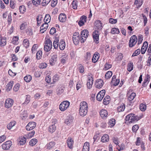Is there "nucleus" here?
<instances>
[{
    "mask_svg": "<svg viewBox=\"0 0 151 151\" xmlns=\"http://www.w3.org/2000/svg\"><path fill=\"white\" fill-rule=\"evenodd\" d=\"M112 75V72L111 71L107 72L105 74V78L107 79H109L111 78Z\"/></svg>",
    "mask_w": 151,
    "mask_h": 151,
    "instance_id": "de8ad7c7",
    "label": "nucleus"
},
{
    "mask_svg": "<svg viewBox=\"0 0 151 151\" xmlns=\"http://www.w3.org/2000/svg\"><path fill=\"white\" fill-rule=\"evenodd\" d=\"M89 144L88 142H86L83 146L82 151H89Z\"/></svg>",
    "mask_w": 151,
    "mask_h": 151,
    "instance_id": "c85d7f7f",
    "label": "nucleus"
},
{
    "mask_svg": "<svg viewBox=\"0 0 151 151\" xmlns=\"http://www.w3.org/2000/svg\"><path fill=\"white\" fill-rule=\"evenodd\" d=\"M99 32L97 30L93 32V36L94 41V42H95L96 43H98L97 42H98L99 40Z\"/></svg>",
    "mask_w": 151,
    "mask_h": 151,
    "instance_id": "9b49d317",
    "label": "nucleus"
},
{
    "mask_svg": "<svg viewBox=\"0 0 151 151\" xmlns=\"http://www.w3.org/2000/svg\"><path fill=\"white\" fill-rule=\"evenodd\" d=\"M78 2L77 0H74L73 1L72 5L73 8L74 9H76L78 6Z\"/></svg>",
    "mask_w": 151,
    "mask_h": 151,
    "instance_id": "c03bdc74",
    "label": "nucleus"
},
{
    "mask_svg": "<svg viewBox=\"0 0 151 151\" xmlns=\"http://www.w3.org/2000/svg\"><path fill=\"white\" fill-rule=\"evenodd\" d=\"M67 143L68 147L70 149H72L73 147V141L71 138H68L67 140Z\"/></svg>",
    "mask_w": 151,
    "mask_h": 151,
    "instance_id": "393cba45",
    "label": "nucleus"
},
{
    "mask_svg": "<svg viewBox=\"0 0 151 151\" xmlns=\"http://www.w3.org/2000/svg\"><path fill=\"white\" fill-rule=\"evenodd\" d=\"M88 35V30L84 29L82 31L81 33V37L80 41L81 42H84Z\"/></svg>",
    "mask_w": 151,
    "mask_h": 151,
    "instance_id": "39448f33",
    "label": "nucleus"
},
{
    "mask_svg": "<svg viewBox=\"0 0 151 151\" xmlns=\"http://www.w3.org/2000/svg\"><path fill=\"white\" fill-rule=\"evenodd\" d=\"M23 44L26 48H27L29 46V44L28 40L27 39H24L23 41Z\"/></svg>",
    "mask_w": 151,
    "mask_h": 151,
    "instance_id": "e433bc0d",
    "label": "nucleus"
},
{
    "mask_svg": "<svg viewBox=\"0 0 151 151\" xmlns=\"http://www.w3.org/2000/svg\"><path fill=\"white\" fill-rule=\"evenodd\" d=\"M80 40L79 37V34L78 33L75 32L74 34L73 37V40L74 44L77 45L79 43V40Z\"/></svg>",
    "mask_w": 151,
    "mask_h": 151,
    "instance_id": "0eeeda50",
    "label": "nucleus"
},
{
    "mask_svg": "<svg viewBox=\"0 0 151 151\" xmlns=\"http://www.w3.org/2000/svg\"><path fill=\"white\" fill-rule=\"evenodd\" d=\"M58 19L59 21L61 22H65L66 20V16L65 14L61 13L59 15Z\"/></svg>",
    "mask_w": 151,
    "mask_h": 151,
    "instance_id": "412c9836",
    "label": "nucleus"
},
{
    "mask_svg": "<svg viewBox=\"0 0 151 151\" xmlns=\"http://www.w3.org/2000/svg\"><path fill=\"white\" fill-rule=\"evenodd\" d=\"M109 140V136L107 134H105L102 137L101 141L103 142H108Z\"/></svg>",
    "mask_w": 151,
    "mask_h": 151,
    "instance_id": "a878e982",
    "label": "nucleus"
},
{
    "mask_svg": "<svg viewBox=\"0 0 151 151\" xmlns=\"http://www.w3.org/2000/svg\"><path fill=\"white\" fill-rule=\"evenodd\" d=\"M104 97V96L100 94L99 93H98L96 96L97 100L98 101H101L102 99Z\"/></svg>",
    "mask_w": 151,
    "mask_h": 151,
    "instance_id": "6e6d98bb",
    "label": "nucleus"
},
{
    "mask_svg": "<svg viewBox=\"0 0 151 151\" xmlns=\"http://www.w3.org/2000/svg\"><path fill=\"white\" fill-rule=\"evenodd\" d=\"M57 55L56 53L53 54L51 56V58L50 60V64L52 65H53L54 63L57 61Z\"/></svg>",
    "mask_w": 151,
    "mask_h": 151,
    "instance_id": "f8f14e48",
    "label": "nucleus"
},
{
    "mask_svg": "<svg viewBox=\"0 0 151 151\" xmlns=\"http://www.w3.org/2000/svg\"><path fill=\"white\" fill-rule=\"evenodd\" d=\"M26 139L24 137H22L20 138L19 141V144L20 145H23L26 142Z\"/></svg>",
    "mask_w": 151,
    "mask_h": 151,
    "instance_id": "a19ab883",
    "label": "nucleus"
},
{
    "mask_svg": "<svg viewBox=\"0 0 151 151\" xmlns=\"http://www.w3.org/2000/svg\"><path fill=\"white\" fill-rule=\"evenodd\" d=\"M14 103L13 100L10 98L6 100L5 104H12Z\"/></svg>",
    "mask_w": 151,
    "mask_h": 151,
    "instance_id": "4d7b16f0",
    "label": "nucleus"
},
{
    "mask_svg": "<svg viewBox=\"0 0 151 151\" xmlns=\"http://www.w3.org/2000/svg\"><path fill=\"white\" fill-rule=\"evenodd\" d=\"M125 108V104H121L120 106L117 107V110L119 112H120L124 111Z\"/></svg>",
    "mask_w": 151,
    "mask_h": 151,
    "instance_id": "ea45409f",
    "label": "nucleus"
},
{
    "mask_svg": "<svg viewBox=\"0 0 151 151\" xmlns=\"http://www.w3.org/2000/svg\"><path fill=\"white\" fill-rule=\"evenodd\" d=\"M57 123V121L56 119H53L52 122V125L49 127V131L51 133H53L55 132L56 129V126L55 124Z\"/></svg>",
    "mask_w": 151,
    "mask_h": 151,
    "instance_id": "423d86ee",
    "label": "nucleus"
},
{
    "mask_svg": "<svg viewBox=\"0 0 151 151\" xmlns=\"http://www.w3.org/2000/svg\"><path fill=\"white\" fill-rule=\"evenodd\" d=\"M74 118L71 115H69L67 117L65 120V123L68 125H71L73 120Z\"/></svg>",
    "mask_w": 151,
    "mask_h": 151,
    "instance_id": "6e6552de",
    "label": "nucleus"
},
{
    "mask_svg": "<svg viewBox=\"0 0 151 151\" xmlns=\"http://www.w3.org/2000/svg\"><path fill=\"white\" fill-rule=\"evenodd\" d=\"M36 126V124L34 122H30L26 126V129L27 130L30 131L34 129Z\"/></svg>",
    "mask_w": 151,
    "mask_h": 151,
    "instance_id": "1a4fd4ad",
    "label": "nucleus"
},
{
    "mask_svg": "<svg viewBox=\"0 0 151 151\" xmlns=\"http://www.w3.org/2000/svg\"><path fill=\"white\" fill-rule=\"evenodd\" d=\"M99 58V56L98 54H94L93 56L92 61L93 63H95L98 60Z\"/></svg>",
    "mask_w": 151,
    "mask_h": 151,
    "instance_id": "58836bf2",
    "label": "nucleus"
},
{
    "mask_svg": "<svg viewBox=\"0 0 151 151\" xmlns=\"http://www.w3.org/2000/svg\"><path fill=\"white\" fill-rule=\"evenodd\" d=\"M50 19L51 17L50 15L49 14H46L44 19L45 23L48 24V23L50 22Z\"/></svg>",
    "mask_w": 151,
    "mask_h": 151,
    "instance_id": "c756f323",
    "label": "nucleus"
},
{
    "mask_svg": "<svg viewBox=\"0 0 151 151\" xmlns=\"http://www.w3.org/2000/svg\"><path fill=\"white\" fill-rule=\"evenodd\" d=\"M19 40V37L17 36L14 37L12 39V43L16 45L17 43V42Z\"/></svg>",
    "mask_w": 151,
    "mask_h": 151,
    "instance_id": "603ef678",
    "label": "nucleus"
},
{
    "mask_svg": "<svg viewBox=\"0 0 151 151\" xmlns=\"http://www.w3.org/2000/svg\"><path fill=\"white\" fill-rule=\"evenodd\" d=\"M59 46L58 41V40H54L53 42V46L54 48L57 49L58 48Z\"/></svg>",
    "mask_w": 151,
    "mask_h": 151,
    "instance_id": "bf43d9fd",
    "label": "nucleus"
},
{
    "mask_svg": "<svg viewBox=\"0 0 151 151\" xmlns=\"http://www.w3.org/2000/svg\"><path fill=\"white\" fill-rule=\"evenodd\" d=\"M35 134V132L34 131H32L31 132H30L27 134L26 135V137L27 138H30L32 137Z\"/></svg>",
    "mask_w": 151,
    "mask_h": 151,
    "instance_id": "09e8293b",
    "label": "nucleus"
},
{
    "mask_svg": "<svg viewBox=\"0 0 151 151\" xmlns=\"http://www.w3.org/2000/svg\"><path fill=\"white\" fill-rule=\"evenodd\" d=\"M110 100V97L109 96H106L103 100V104H109Z\"/></svg>",
    "mask_w": 151,
    "mask_h": 151,
    "instance_id": "c9c22d12",
    "label": "nucleus"
},
{
    "mask_svg": "<svg viewBox=\"0 0 151 151\" xmlns=\"http://www.w3.org/2000/svg\"><path fill=\"white\" fill-rule=\"evenodd\" d=\"M108 124L110 125V127H113L115 124V119H111L109 120Z\"/></svg>",
    "mask_w": 151,
    "mask_h": 151,
    "instance_id": "4c0bfd02",
    "label": "nucleus"
},
{
    "mask_svg": "<svg viewBox=\"0 0 151 151\" xmlns=\"http://www.w3.org/2000/svg\"><path fill=\"white\" fill-rule=\"evenodd\" d=\"M48 25L47 23H44L42 24L40 27V32L41 33L44 32L47 29Z\"/></svg>",
    "mask_w": 151,
    "mask_h": 151,
    "instance_id": "ddd939ff",
    "label": "nucleus"
},
{
    "mask_svg": "<svg viewBox=\"0 0 151 151\" xmlns=\"http://www.w3.org/2000/svg\"><path fill=\"white\" fill-rule=\"evenodd\" d=\"M70 104H60L59 109L62 111L66 110L69 106Z\"/></svg>",
    "mask_w": 151,
    "mask_h": 151,
    "instance_id": "bb28decb",
    "label": "nucleus"
},
{
    "mask_svg": "<svg viewBox=\"0 0 151 151\" xmlns=\"http://www.w3.org/2000/svg\"><path fill=\"white\" fill-rule=\"evenodd\" d=\"M150 77L149 75H147L145 79L142 84V86L144 87L146 86L150 81Z\"/></svg>",
    "mask_w": 151,
    "mask_h": 151,
    "instance_id": "5701e85b",
    "label": "nucleus"
},
{
    "mask_svg": "<svg viewBox=\"0 0 151 151\" xmlns=\"http://www.w3.org/2000/svg\"><path fill=\"white\" fill-rule=\"evenodd\" d=\"M12 145L11 141H7L2 145V147L3 149L7 150Z\"/></svg>",
    "mask_w": 151,
    "mask_h": 151,
    "instance_id": "9d476101",
    "label": "nucleus"
},
{
    "mask_svg": "<svg viewBox=\"0 0 151 151\" xmlns=\"http://www.w3.org/2000/svg\"><path fill=\"white\" fill-rule=\"evenodd\" d=\"M82 82L80 81L78 82L76 84V88L77 90H78L80 88L82 87Z\"/></svg>",
    "mask_w": 151,
    "mask_h": 151,
    "instance_id": "5fc2aeb1",
    "label": "nucleus"
},
{
    "mask_svg": "<svg viewBox=\"0 0 151 151\" xmlns=\"http://www.w3.org/2000/svg\"><path fill=\"white\" fill-rule=\"evenodd\" d=\"M32 76L30 75H29L26 76L24 78V81L27 82H29L32 80Z\"/></svg>",
    "mask_w": 151,
    "mask_h": 151,
    "instance_id": "37998d69",
    "label": "nucleus"
},
{
    "mask_svg": "<svg viewBox=\"0 0 151 151\" xmlns=\"http://www.w3.org/2000/svg\"><path fill=\"white\" fill-rule=\"evenodd\" d=\"M95 26L98 29H101L102 27V24L100 20H97L95 22Z\"/></svg>",
    "mask_w": 151,
    "mask_h": 151,
    "instance_id": "b1692460",
    "label": "nucleus"
},
{
    "mask_svg": "<svg viewBox=\"0 0 151 151\" xmlns=\"http://www.w3.org/2000/svg\"><path fill=\"white\" fill-rule=\"evenodd\" d=\"M16 2L14 0H10V7L12 9H14L16 6Z\"/></svg>",
    "mask_w": 151,
    "mask_h": 151,
    "instance_id": "49530a36",
    "label": "nucleus"
},
{
    "mask_svg": "<svg viewBox=\"0 0 151 151\" xmlns=\"http://www.w3.org/2000/svg\"><path fill=\"white\" fill-rule=\"evenodd\" d=\"M146 109V104H140L139 109L142 111H145Z\"/></svg>",
    "mask_w": 151,
    "mask_h": 151,
    "instance_id": "864d4df0",
    "label": "nucleus"
},
{
    "mask_svg": "<svg viewBox=\"0 0 151 151\" xmlns=\"http://www.w3.org/2000/svg\"><path fill=\"white\" fill-rule=\"evenodd\" d=\"M54 145L55 144L53 142H50L47 145V148L49 150H50L52 147H53Z\"/></svg>",
    "mask_w": 151,
    "mask_h": 151,
    "instance_id": "3c124183",
    "label": "nucleus"
},
{
    "mask_svg": "<svg viewBox=\"0 0 151 151\" xmlns=\"http://www.w3.org/2000/svg\"><path fill=\"white\" fill-rule=\"evenodd\" d=\"M42 52L40 50H39L36 53V58L38 59H40L42 57Z\"/></svg>",
    "mask_w": 151,
    "mask_h": 151,
    "instance_id": "79ce46f5",
    "label": "nucleus"
},
{
    "mask_svg": "<svg viewBox=\"0 0 151 151\" xmlns=\"http://www.w3.org/2000/svg\"><path fill=\"white\" fill-rule=\"evenodd\" d=\"M6 41L5 39L4 38H2L1 39V43H0V45H1L2 46H4L6 45Z\"/></svg>",
    "mask_w": 151,
    "mask_h": 151,
    "instance_id": "69168bd1",
    "label": "nucleus"
},
{
    "mask_svg": "<svg viewBox=\"0 0 151 151\" xmlns=\"http://www.w3.org/2000/svg\"><path fill=\"white\" fill-rule=\"evenodd\" d=\"M37 139H31L29 142V145L32 146H34L37 142Z\"/></svg>",
    "mask_w": 151,
    "mask_h": 151,
    "instance_id": "72a5a7b5",
    "label": "nucleus"
},
{
    "mask_svg": "<svg viewBox=\"0 0 151 151\" xmlns=\"http://www.w3.org/2000/svg\"><path fill=\"white\" fill-rule=\"evenodd\" d=\"M86 17L85 16H82L80 18V20L78 23L80 26H83L86 21Z\"/></svg>",
    "mask_w": 151,
    "mask_h": 151,
    "instance_id": "f3484780",
    "label": "nucleus"
},
{
    "mask_svg": "<svg viewBox=\"0 0 151 151\" xmlns=\"http://www.w3.org/2000/svg\"><path fill=\"white\" fill-rule=\"evenodd\" d=\"M140 49H138L136 50L135 52L133 53L132 56H135L137 55L140 54Z\"/></svg>",
    "mask_w": 151,
    "mask_h": 151,
    "instance_id": "e2e57ef3",
    "label": "nucleus"
},
{
    "mask_svg": "<svg viewBox=\"0 0 151 151\" xmlns=\"http://www.w3.org/2000/svg\"><path fill=\"white\" fill-rule=\"evenodd\" d=\"M139 128V126L138 125H134L132 128V130L133 132H136L137 130Z\"/></svg>",
    "mask_w": 151,
    "mask_h": 151,
    "instance_id": "774afa93",
    "label": "nucleus"
},
{
    "mask_svg": "<svg viewBox=\"0 0 151 151\" xmlns=\"http://www.w3.org/2000/svg\"><path fill=\"white\" fill-rule=\"evenodd\" d=\"M141 118V116L136 115V114L131 113L127 115L125 118V120L128 121L129 123H132L136 122Z\"/></svg>",
    "mask_w": 151,
    "mask_h": 151,
    "instance_id": "f257e3e1",
    "label": "nucleus"
},
{
    "mask_svg": "<svg viewBox=\"0 0 151 151\" xmlns=\"http://www.w3.org/2000/svg\"><path fill=\"white\" fill-rule=\"evenodd\" d=\"M44 50L46 52H49L52 48V43L49 39H46L44 43Z\"/></svg>",
    "mask_w": 151,
    "mask_h": 151,
    "instance_id": "7ed1b4c3",
    "label": "nucleus"
},
{
    "mask_svg": "<svg viewBox=\"0 0 151 151\" xmlns=\"http://www.w3.org/2000/svg\"><path fill=\"white\" fill-rule=\"evenodd\" d=\"M13 85V81H10L6 85L7 89L8 91H10L12 88Z\"/></svg>",
    "mask_w": 151,
    "mask_h": 151,
    "instance_id": "2f4dec72",
    "label": "nucleus"
},
{
    "mask_svg": "<svg viewBox=\"0 0 151 151\" xmlns=\"http://www.w3.org/2000/svg\"><path fill=\"white\" fill-rule=\"evenodd\" d=\"M27 116V112L25 111H21V116L20 117L22 118V119H24L25 117Z\"/></svg>",
    "mask_w": 151,
    "mask_h": 151,
    "instance_id": "473e14b6",
    "label": "nucleus"
},
{
    "mask_svg": "<svg viewBox=\"0 0 151 151\" xmlns=\"http://www.w3.org/2000/svg\"><path fill=\"white\" fill-rule=\"evenodd\" d=\"M100 115L101 117L103 119H105L107 116L108 115L107 112L106 110L102 109L100 112Z\"/></svg>",
    "mask_w": 151,
    "mask_h": 151,
    "instance_id": "a211bd4d",
    "label": "nucleus"
},
{
    "mask_svg": "<svg viewBox=\"0 0 151 151\" xmlns=\"http://www.w3.org/2000/svg\"><path fill=\"white\" fill-rule=\"evenodd\" d=\"M19 10L20 13L23 14L25 11L26 9L24 6L22 5L19 6Z\"/></svg>",
    "mask_w": 151,
    "mask_h": 151,
    "instance_id": "8fccbe9b",
    "label": "nucleus"
},
{
    "mask_svg": "<svg viewBox=\"0 0 151 151\" xmlns=\"http://www.w3.org/2000/svg\"><path fill=\"white\" fill-rule=\"evenodd\" d=\"M51 0H43L42 2V5L44 6L47 5L51 1Z\"/></svg>",
    "mask_w": 151,
    "mask_h": 151,
    "instance_id": "052dcab7",
    "label": "nucleus"
},
{
    "mask_svg": "<svg viewBox=\"0 0 151 151\" xmlns=\"http://www.w3.org/2000/svg\"><path fill=\"white\" fill-rule=\"evenodd\" d=\"M137 39L135 35L132 36L130 38L129 42V46L132 47H134L137 42Z\"/></svg>",
    "mask_w": 151,
    "mask_h": 151,
    "instance_id": "20e7f679",
    "label": "nucleus"
},
{
    "mask_svg": "<svg viewBox=\"0 0 151 151\" xmlns=\"http://www.w3.org/2000/svg\"><path fill=\"white\" fill-rule=\"evenodd\" d=\"M19 87L20 85L19 84L17 83L14 86L13 88V90L16 92L17 91L19 90Z\"/></svg>",
    "mask_w": 151,
    "mask_h": 151,
    "instance_id": "0e129e2a",
    "label": "nucleus"
},
{
    "mask_svg": "<svg viewBox=\"0 0 151 151\" xmlns=\"http://www.w3.org/2000/svg\"><path fill=\"white\" fill-rule=\"evenodd\" d=\"M120 82L119 80L118 79H116V76H114L112 78L111 83L114 86H117Z\"/></svg>",
    "mask_w": 151,
    "mask_h": 151,
    "instance_id": "6ab92c4d",
    "label": "nucleus"
},
{
    "mask_svg": "<svg viewBox=\"0 0 151 151\" xmlns=\"http://www.w3.org/2000/svg\"><path fill=\"white\" fill-rule=\"evenodd\" d=\"M111 33L112 34H119L120 32L119 30L117 28H113L111 29Z\"/></svg>",
    "mask_w": 151,
    "mask_h": 151,
    "instance_id": "a18cd8bd",
    "label": "nucleus"
},
{
    "mask_svg": "<svg viewBox=\"0 0 151 151\" xmlns=\"http://www.w3.org/2000/svg\"><path fill=\"white\" fill-rule=\"evenodd\" d=\"M34 5L40 4L41 2V0H32Z\"/></svg>",
    "mask_w": 151,
    "mask_h": 151,
    "instance_id": "338daca9",
    "label": "nucleus"
},
{
    "mask_svg": "<svg viewBox=\"0 0 151 151\" xmlns=\"http://www.w3.org/2000/svg\"><path fill=\"white\" fill-rule=\"evenodd\" d=\"M111 65L108 63H106L105 64L104 67V69L105 70H107L111 68Z\"/></svg>",
    "mask_w": 151,
    "mask_h": 151,
    "instance_id": "13d9d810",
    "label": "nucleus"
},
{
    "mask_svg": "<svg viewBox=\"0 0 151 151\" xmlns=\"http://www.w3.org/2000/svg\"><path fill=\"white\" fill-rule=\"evenodd\" d=\"M59 47L60 50H63L65 47V42L63 40H60L59 42Z\"/></svg>",
    "mask_w": 151,
    "mask_h": 151,
    "instance_id": "4be33fe9",
    "label": "nucleus"
},
{
    "mask_svg": "<svg viewBox=\"0 0 151 151\" xmlns=\"http://www.w3.org/2000/svg\"><path fill=\"white\" fill-rule=\"evenodd\" d=\"M109 23L111 24H115L117 22V20L110 18L109 19Z\"/></svg>",
    "mask_w": 151,
    "mask_h": 151,
    "instance_id": "680f3d73",
    "label": "nucleus"
},
{
    "mask_svg": "<svg viewBox=\"0 0 151 151\" xmlns=\"http://www.w3.org/2000/svg\"><path fill=\"white\" fill-rule=\"evenodd\" d=\"M130 90L128 91L127 93L128 95L129 96L128 98V100L129 101H131L133 100L136 96V94L135 93L133 92L131 94L129 93Z\"/></svg>",
    "mask_w": 151,
    "mask_h": 151,
    "instance_id": "aec40b11",
    "label": "nucleus"
},
{
    "mask_svg": "<svg viewBox=\"0 0 151 151\" xmlns=\"http://www.w3.org/2000/svg\"><path fill=\"white\" fill-rule=\"evenodd\" d=\"M88 108V104H80L79 113L81 116H84L86 114Z\"/></svg>",
    "mask_w": 151,
    "mask_h": 151,
    "instance_id": "f03ea898",
    "label": "nucleus"
},
{
    "mask_svg": "<svg viewBox=\"0 0 151 151\" xmlns=\"http://www.w3.org/2000/svg\"><path fill=\"white\" fill-rule=\"evenodd\" d=\"M103 81L102 79H98L96 81V87L98 88H101L103 86Z\"/></svg>",
    "mask_w": 151,
    "mask_h": 151,
    "instance_id": "4468645a",
    "label": "nucleus"
},
{
    "mask_svg": "<svg viewBox=\"0 0 151 151\" xmlns=\"http://www.w3.org/2000/svg\"><path fill=\"white\" fill-rule=\"evenodd\" d=\"M133 69V63L132 62H130L129 63H128L127 66V70L129 72H130Z\"/></svg>",
    "mask_w": 151,
    "mask_h": 151,
    "instance_id": "7c9ffc66",
    "label": "nucleus"
},
{
    "mask_svg": "<svg viewBox=\"0 0 151 151\" xmlns=\"http://www.w3.org/2000/svg\"><path fill=\"white\" fill-rule=\"evenodd\" d=\"M16 124V122L15 121H12L7 125V127L10 130Z\"/></svg>",
    "mask_w": 151,
    "mask_h": 151,
    "instance_id": "cd10ccee",
    "label": "nucleus"
},
{
    "mask_svg": "<svg viewBox=\"0 0 151 151\" xmlns=\"http://www.w3.org/2000/svg\"><path fill=\"white\" fill-rule=\"evenodd\" d=\"M148 44L147 41L145 42L143 44V45L142 47L141 51L142 54H144L146 51L147 47Z\"/></svg>",
    "mask_w": 151,
    "mask_h": 151,
    "instance_id": "2eb2a0df",
    "label": "nucleus"
},
{
    "mask_svg": "<svg viewBox=\"0 0 151 151\" xmlns=\"http://www.w3.org/2000/svg\"><path fill=\"white\" fill-rule=\"evenodd\" d=\"M93 79L92 77H89L87 83V86L88 89H90L93 83Z\"/></svg>",
    "mask_w": 151,
    "mask_h": 151,
    "instance_id": "dca6fc26",
    "label": "nucleus"
},
{
    "mask_svg": "<svg viewBox=\"0 0 151 151\" xmlns=\"http://www.w3.org/2000/svg\"><path fill=\"white\" fill-rule=\"evenodd\" d=\"M64 87L61 86L58 87L57 90V94H60L64 91Z\"/></svg>",
    "mask_w": 151,
    "mask_h": 151,
    "instance_id": "f704fd0d",
    "label": "nucleus"
}]
</instances>
